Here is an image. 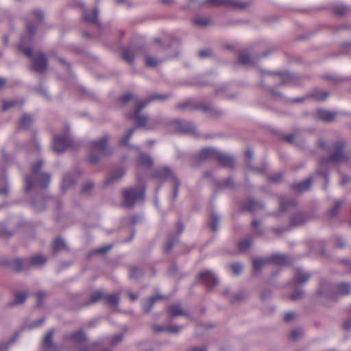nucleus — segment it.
<instances>
[{
  "mask_svg": "<svg viewBox=\"0 0 351 351\" xmlns=\"http://www.w3.org/2000/svg\"><path fill=\"white\" fill-rule=\"evenodd\" d=\"M346 143L343 141H339L332 144L329 149L330 155L324 157L320 160L319 166L317 169V173L319 174H324L326 184L329 182L328 173H324L322 168L328 162H333L336 165H339L343 162L348 161L349 157L345 153V147Z\"/></svg>",
  "mask_w": 351,
  "mask_h": 351,
  "instance_id": "f257e3e1",
  "label": "nucleus"
},
{
  "mask_svg": "<svg viewBox=\"0 0 351 351\" xmlns=\"http://www.w3.org/2000/svg\"><path fill=\"white\" fill-rule=\"evenodd\" d=\"M145 196V187L143 184L124 189L122 192L123 206L127 208H132L138 202H143Z\"/></svg>",
  "mask_w": 351,
  "mask_h": 351,
  "instance_id": "f03ea898",
  "label": "nucleus"
},
{
  "mask_svg": "<svg viewBox=\"0 0 351 351\" xmlns=\"http://www.w3.org/2000/svg\"><path fill=\"white\" fill-rule=\"evenodd\" d=\"M261 75L264 77L266 75L271 77V80L278 84V86L297 84L300 82V77L289 72H270L260 71Z\"/></svg>",
  "mask_w": 351,
  "mask_h": 351,
  "instance_id": "7ed1b4c3",
  "label": "nucleus"
},
{
  "mask_svg": "<svg viewBox=\"0 0 351 351\" xmlns=\"http://www.w3.org/2000/svg\"><path fill=\"white\" fill-rule=\"evenodd\" d=\"M80 147V144L79 143L73 142L68 134L55 136L53 137L52 148L56 153H62L68 147H71L75 149Z\"/></svg>",
  "mask_w": 351,
  "mask_h": 351,
  "instance_id": "20e7f679",
  "label": "nucleus"
},
{
  "mask_svg": "<svg viewBox=\"0 0 351 351\" xmlns=\"http://www.w3.org/2000/svg\"><path fill=\"white\" fill-rule=\"evenodd\" d=\"M29 69L32 71L40 75L45 73L48 69V60L43 51H38L34 52V56L31 60Z\"/></svg>",
  "mask_w": 351,
  "mask_h": 351,
  "instance_id": "39448f33",
  "label": "nucleus"
},
{
  "mask_svg": "<svg viewBox=\"0 0 351 351\" xmlns=\"http://www.w3.org/2000/svg\"><path fill=\"white\" fill-rule=\"evenodd\" d=\"M204 4H214L216 6H225L237 10H244L250 6V3L239 0H206Z\"/></svg>",
  "mask_w": 351,
  "mask_h": 351,
  "instance_id": "423d86ee",
  "label": "nucleus"
},
{
  "mask_svg": "<svg viewBox=\"0 0 351 351\" xmlns=\"http://www.w3.org/2000/svg\"><path fill=\"white\" fill-rule=\"evenodd\" d=\"M195 282L204 284L208 289H212L218 284L219 280L211 270H204L197 275Z\"/></svg>",
  "mask_w": 351,
  "mask_h": 351,
  "instance_id": "0eeeda50",
  "label": "nucleus"
},
{
  "mask_svg": "<svg viewBox=\"0 0 351 351\" xmlns=\"http://www.w3.org/2000/svg\"><path fill=\"white\" fill-rule=\"evenodd\" d=\"M219 153L215 147H206L200 149L198 154L192 157L195 162H205L208 160L216 159Z\"/></svg>",
  "mask_w": 351,
  "mask_h": 351,
  "instance_id": "6e6552de",
  "label": "nucleus"
},
{
  "mask_svg": "<svg viewBox=\"0 0 351 351\" xmlns=\"http://www.w3.org/2000/svg\"><path fill=\"white\" fill-rule=\"evenodd\" d=\"M110 139L108 135L104 136L101 139L91 142V147L93 150L98 151L102 156H108L112 154V149L108 147L107 143Z\"/></svg>",
  "mask_w": 351,
  "mask_h": 351,
  "instance_id": "1a4fd4ad",
  "label": "nucleus"
},
{
  "mask_svg": "<svg viewBox=\"0 0 351 351\" xmlns=\"http://www.w3.org/2000/svg\"><path fill=\"white\" fill-rule=\"evenodd\" d=\"M43 165V162L42 160H38L36 163L32 165L31 167V173L32 176H27L25 178V191L26 193L29 192L33 188V176H35L39 173H43L41 171L42 167Z\"/></svg>",
  "mask_w": 351,
  "mask_h": 351,
  "instance_id": "9d476101",
  "label": "nucleus"
},
{
  "mask_svg": "<svg viewBox=\"0 0 351 351\" xmlns=\"http://www.w3.org/2000/svg\"><path fill=\"white\" fill-rule=\"evenodd\" d=\"M168 98L167 95L153 93L149 95L145 100L135 99V110H143L149 103L156 99L165 100Z\"/></svg>",
  "mask_w": 351,
  "mask_h": 351,
  "instance_id": "9b49d317",
  "label": "nucleus"
},
{
  "mask_svg": "<svg viewBox=\"0 0 351 351\" xmlns=\"http://www.w3.org/2000/svg\"><path fill=\"white\" fill-rule=\"evenodd\" d=\"M173 177H177V176L168 167L158 168L154 171L153 173V178H158L162 181L169 180L171 182H172L174 178Z\"/></svg>",
  "mask_w": 351,
  "mask_h": 351,
  "instance_id": "f8f14e48",
  "label": "nucleus"
},
{
  "mask_svg": "<svg viewBox=\"0 0 351 351\" xmlns=\"http://www.w3.org/2000/svg\"><path fill=\"white\" fill-rule=\"evenodd\" d=\"M311 277V274L306 271L302 268H295L293 276V281L295 284L297 285H304L306 283L308 280Z\"/></svg>",
  "mask_w": 351,
  "mask_h": 351,
  "instance_id": "ddd939ff",
  "label": "nucleus"
},
{
  "mask_svg": "<svg viewBox=\"0 0 351 351\" xmlns=\"http://www.w3.org/2000/svg\"><path fill=\"white\" fill-rule=\"evenodd\" d=\"M53 333L54 330L51 329L45 335L42 342V346L44 351H60L58 346L53 341Z\"/></svg>",
  "mask_w": 351,
  "mask_h": 351,
  "instance_id": "4468645a",
  "label": "nucleus"
},
{
  "mask_svg": "<svg viewBox=\"0 0 351 351\" xmlns=\"http://www.w3.org/2000/svg\"><path fill=\"white\" fill-rule=\"evenodd\" d=\"M217 160L219 164L223 167L230 169H233L234 167L235 159L232 155L222 153L219 151Z\"/></svg>",
  "mask_w": 351,
  "mask_h": 351,
  "instance_id": "2eb2a0df",
  "label": "nucleus"
},
{
  "mask_svg": "<svg viewBox=\"0 0 351 351\" xmlns=\"http://www.w3.org/2000/svg\"><path fill=\"white\" fill-rule=\"evenodd\" d=\"M9 192L8 178L2 173L0 175V208L5 204V198Z\"/></svg>",
  "mask_w": 351,
  "mask_h": 351,
  "instance_id": "dca6fc26",
  "label": "nucleus"
},
{
  "mask_svg": "<svg viewBox=\"0 0 351 351\" xmlns=\"http://www.w3.org/2000/svg\"><path fill=\"white\" fill-rule=\"evenodd\" d=\"M167 311L173 317L178 316L190 317L189 312L180 303H175L168 306Z\"/></svg>",
  "mask_w": 351,
  "mask_h": 351,
  "instance_id": "f3484780",
  "label": "nucleus"
},
{
  "mask_svg": "<svg viewBox=\"0 0 351 351\" xmlns=\"http://www.w3.org/2000/svg\"><path fill=\"white\" fill-rule=\"evenodd\" d=\"M29 269L32 267H39L45 265L47 257L43 254H38L27 258Z\"/></svg>",
  "mask_w": 351,
  "mask_h": 351,
  "instance_id": "a211bd4d",
  "label": "nucleus"
},
{
  "mask_svg": "<svg viewBox=\"0 0 351 351\" xmlns=\"http://www.w3.org/2000/svg\"><path fill=\"white\" fill-rule=\"evenodd\" d=\"M297 204V202L295 199L282 197L279 199V209L273 215L279 217L281 213L286 212L291 207H296Z\"/></svg>",
  "mask_w": 351,
  "mask_h": 351,
  "instance_id": "6ab92c4d",
  "label": "nucleus"
},
{
  "mask_svg": "<svg viewBox=\"0 0 351 351\" xmlns=\"http://www.w3.org/2000/svg\"><path fill=\"white\" fill-rule=\"evenodd\" d=\"M313 116L317 121L329 123L335 120L337 113L335 111H315Z\"/></svg>",
  "mask_w": 351,
  "mask_h": 351,
  "instance_id": "aec40b11",
  "label": "nucleus"
},
{
  "mask_svg": "<svg viewBox=\"0 0 351 351\" xmlns=\"http://www.w3.org/2000/svg\"><path fill=\"white\" fill-rule=\"evenodd\" d=\"M307 220L306 215L302 212H295L289 217V228H293L303 225Z\"/></svg>",
  "mask_w": 351,
  "mask_h": 351,
  "instance_id": "412c9836",
  "label": "nucleus"
},
{
  "mask_svg": "<svg viewBox=\"0 0 351 351\" xmlns=\"http://www.w3.org/2000/svg\"><path fill=\"white\" fill-rule=\"evenodd\" d=\"M143 49V47H134L133 48L125 47L121 49V57L123 60L132 64L134 63L135 53Z\"/></svg>",
  "mask_w": 351,
  "mask_h": 351,
  "instance_id": "4be33fe9",
  "label": "nucleus"
},
{
  "mask_svg": "<svg viewBox=\"0 0 351 351\" xmlns=\"http://www.w3.org/2000/svg\"><path fill=\"white\" fill-rule=\"evenodd\" d=\"M1 104L3 110H9L10 108H21L25 103L23 99H1Z\"/></svg>",
  "mask_w": 351,
  "mask_h": 351,
  "instance_id": "5701e85b",
  "label": "nucleus"
},
{
  "mask_svg": "<svg viewBox=\"0 0 351 351\" xmlns=\"http://www.w3.org/2000/svg\"><path fill=\"white\" fill-rule=\"evenodd\" d=\"M10 267L16 272H21L29 269L27 258H16L13 259L10 263Z\"/></svg>",
  "mask_w": 351,
  "mask_h": 351,
  "instance_id": "b1692460",
  "label": "nucleus"
},
{
  "mask_svg": "<svg viewBox=\"0 0 351 351\" xmlns=\"http://www.w3.org/2000/svg\"><path fill=\"white\" fill-rule=\"evenodd\" d=\"M330 95L328 91L326 90H321L317 88L313 89L310 93H307V97L309 99H312L314 101H322L328 98Z\"/></svg>",
  "mask_w": 351,
  "mask_h": 351,
  "instance_id": "393cba45",
  "label": "nucleus"
},
{
  "mask_svg": "<svg viewBox=\"0 0 351 351\" xmlns=\"http://www.w3.org/2000/svg\"><path fill=\"white\" fill-rule=\"evenodd\" d=\"M270 263H274L278 265H289L291 261L289 257L284 254H274L269 257Z\"/></svg>",
  "mask_w": 351,
  "mask_h": 351,
  "instance_id": "a878e982",
  "label": "nucleus"
},
{
  "mask_svg": "<svg viewBox=\"0 0 351 351\" xmlns=\"http://www.w3.org/2000/svg\"><path fill=\"white\" fill-rule=\"evenodd\" d=\"M130 117L134 119L136 123V129L138 127L145 126L147 122V117L142 113V111H132Z\"/></svg>",
  "mask_w": 351,
  "mask_h": 351,
  "instance_id": "bb28decb",
  "label": "nucleus"
},
{
  "mask_svg": "<svg viewBox=\"0 0 351 351\" xmlns=\"http://www.w3.org/2000/svg\"><path fill=\"white\" fill-rule=\"evenodd\" d=\"M125 175V170L123 168H117L113 170L106 179L108 184H113L118 182Z\"/></svg>",
  "mask_w": 351,
  "mask_h": 351,
  "instance_id": "cd10ccee",
  "label": "nucleus"
},
{
  "mask_svg": "<svg viewBox=\"0 0 351 351\" xmlns=\"http://www.w3.org/2000/svg\"><path fill=\"white\" fill-rule=\"evenodd\" d=\"M174 127L179 132H193L195 127L193 124L182 120H176L173 121Z\"/></svg>",
  "mask_w": 351,
  "mask_h": 351,
  "instance_id": "c85d7f7f",
  "label": "nucleus"
},
{
  "mask_svg": "<svg viewBox=\"0 0 351 351\" xmlns=\"http://www.w3.org/2000/svg\"><path fill=\"white\" fill-rule=\"evenodd\" d=\"M264 205L258 202H256L254 199H247L242 205V209L248 211H255L258 209L263 208Z\"/></svg>",
  "mask_w": 351,
  "mask_h": 351,
  "instance_id": "c756f323",
  "label": "nucleus"
},
{
  "mask_svg": "<svg viewBox=\"0 0 351 351\" xmlns=\"http://www.w3.org/2000/svg\"><path fill=\"white\" fill-rule=\"evenodd\" d=\"M312 184V178H308L303 182L292 184L291 188L298 193H302L304 191L309 190Z\"/></svg>",
  "mask_w": 351,
  "mask_h": 351,
  "instance_id": "7c9ffc66",
  "label": "nucleus"
},
{
  "mask_svg": "<svg viewBox=\"0 0 351 351\" xmlns=\"http://www.w3.org/2000/svg\"><path fill=\"white\" fill-rule=\"evenodd\" d=\"M217 186L219 189L234 190L237 188V184L234 180V178L231 176L219 180L217 182Z\"/></svg>",
  "mask_w": 351,
  "mask_h": 351,
  "instance_id": "2f4dec72",
  "label": "nucleus"
},
{
  "mask_svg": "<svg viewBox=\"0 0 351 351\" xmlns=\"http://www.w3.org/2000/svg\"><path fill=\"white\" fill-rule=\"evenodd\" d=\"M36 180L38 184L43 188H47L51 181V174L48 173H41L33 176V180Z\"/></svg>",
  "mask_w": 351,
  "mask_h": 351,
  "instance_id": "473e14b6",
  "label": "nucleus"
},
{
  "mask_svg": "<svg viewBox=\"0 0 351 351\" xmlns=\"http://www.w3.org/2000/svg\"><path fill=\"white\" fill-rule=\"evenodd\" d=\"M136 162L138 165L145 167H151L153 165L154 161L149 154L139 152L138 156L136 158Z\"/></svg>",
  "mask_w": 351,
  "mask_h": 351,
  "instance_id": "72a5a7b5",
  "label": "nucleus"
},
{
  "mask_svg": "<svg viewBox=\"0 0 351 351\" xmlns=\"http://www.w3.org/2000/svg\"><path fill=\"white\" fill-rule=\"evenodd\" d=\"M68 337L71 340L77 343H81L88 340L86 333L82 329L71 332Z\"/></svg>",
  "mask_w": 351,
  "mask_h": 351,
  "instance_id": "f704fd0d",
  "label": "nucleus"
},
{
  "mask_svg": "<svg viewBox=\"0 0 351 351\" xmlns=\"http://www.w3.org/2000/svg\"><path fill=\"white\" fill-rule=\"evenodd\" d=\"M51 248L53 252L55 254L68 250L66 243L60 237L56 238L53 240L51 245Z\"/></svg>",
  "mask_w": 351,
  "mask_h": 351,
  "instance_id": "c9c22d12",
  "label": "nucleus"
},
{
  "mask_svg": "<svg viewBox=\"0 0 351 351\" xmlns=\"http://www.w3.org/2000/svg\"><path fill=\"white\" fill-rule=\"evenodd\" d=\"M179 242V238L178 234H169L167 237V241L165 245V252L169 253L175 244Z\"/></svg>",
  "mask_w": 351,
  "mask_h": 351,
  "instance_id": "e433bc0d",
  "label": "nucleus"
},
{
  "mask_svg": "<svg viewBox=\"0 0 351 351\" xmlns=\"http://www.w3.org/2000/svg\"><path fill=\"white\" fill-rule=\"evenodd\" d=\"M135 130H136V127H134V128L128 129L125 132V134L123 135V136L121 138V139L120 141V143L122 145L128 147L129 148H134L136 149H138L137 147H136L129 143V140L131 138V136L133 135Z\"/></svg>",
  "mask_w": 351,
  "mask_h": 351,
  "instance_id": "4c0bfd02",
  "label": "nucleus"
},
{
  "mask_svg": "<svg viewBox=\"0 0 351 351\" xmlns=\"http://www.w3.org/2000/svg\"><path fill=\"white\" fill-rule=\"evenodd\" d=\"M98 15L99 10L97 8H95L90 13L84 12L83 18L88 23L99 25V22L98 21Z\"/></svg>",
  "mask_w": 351,
  "mask_h": 351,
  "instance_id": "58836bf2",
  "label": "nucleus"
},
{
  "mask_svg": "<svg viewBox=\"0 0 351 351\" xmlns=\"http://www.w3.org/2000/svg\"><path fill=\"white\" fill-rule=\"evenodd\" d=\"M129 271V277L131 279L138 280L144 276L143 269L137 266H130Z\"/></svg>",
  "mask_w": 351,
  "mask_h": 351,
  "instance_id": "ea45409f",
  "label": "nucleus"
},
{
  "mask_svg": "<svg viewBox=\"0 0 351 351\" xmlns=\"http://www.w3.org/2000/svg\"><path fill=\"white\" fill-rule=\"evenodd\" d=\"M105 303L110 306L117 307L119 303V294L104 295Z\"/></svg>",
  "mask_w": 351,
  "mask_h": 351,
  "instance_id": "a19ab883",
  "label": "nucleus"
},
{
  "mask_svg": "<svg viewBox=\"0 0 351 351\" xmlns=\"http://www.w3.org/2000/svg\"><path fill=\"white\" fill-rule=\"evenodd\" d=\"M254 269L260 271L264 266L270 263L269 258H254L252 261Z\"/></svg>",
  "mask_w": 351,
  "mask_h": 351,
  "instance_id": "79ce46f5",
  "label": "nucleus"
},
{
  "mask_svg": "<svg viewBox=\"0 0 351 351\" xmlns=\"http://www.w3.org/2000/svg\"><path fill=\"white\" fill-rule=\"evenodd\" d=\"M238 60L242 65H252L254 63L250 55L245 51H241L239 53Z\"/></svg>",
  "mask_w": 351,
  "mask_h": 351,
  "instance_id": "37998d69",
  "label": "nucleus"
},
{
  "mask_svg": "<svg viewBox=\"0 0 351 351\" xmlns=\"http://www.w3.org/2000/svg\"><path fill=\"white\" fill-rule=\"evenodd\" d=\"M75 183V180L73 176L70 173H65L62 184V190L64 192L66 189H68L70 186H71Z\"/></svg>",
  "mask_w": 351,
  "mask_h": 351,
  "instance_id": "c03bdc74",
  "label": "nucleus"
},
{
  "mask_svg": "<svg viewBox=\"0 0 351 351\" xmlns=\"http://www.w3.org/2000/svg\"><path fill=\"white\" fill-rule=\"evenodd\" d=\"M248 295L244 291H240L235 293L230 299V302L232 304H236L240 303L247 298Z\"/></svg>",
  "mask_w": 351,
  "mask_h": 351,
  "instance_id": "a18cd8bd",
  "label": "nucleus"
},
{
  "mask_svg": "<svg viewBox=\"0 0 351 351\" xmlns=\"http://www.w3.org/2000/svg\"><path fill=\"white\" fill-rule=\"evenodd\" d=\"M305 295V292L300 288H295L294 291L288 295V299L291 301L301 300Z\"/></svg>",
  "mask_w": 351,
  "mask_h": 351,
  "instance_id": "49530a36",
  "label": "nucleus"
},
{
  "mask_svg": "<svg viewBox=\"0 0 351 351\" xmlns=\"http://www.w3.org/2000/svg\"><path fill=\"white\" fill-rule=\"evenodd\" d=\"M348 12V8L343 5H335L333 7V13L336 16L343 17Z\"/></svg>",
  "mask_w": 351,
  "mask_h": 351,
  "instance_id": "de8ad7c7",
  "label": "nucleus"
},
{
  "mask_svg": "<svg viewBox=\"0 0 351 351\" xmlns=\"http://www.w3.org/2000/svg\"><path fill=\"white\" fill-rule=\"evenodd\" d=\"M34 122L33 117L29 114H24L21 119V127L27 129Z\"/></svg>",
  "mask_w": 351,
  "mask_h": 351,
  "instance_id": "09e8293b",
  "label": "nucleus"
},
{
  "mask_svg": "<svg viewBox=\"0 0 351 351\" xmlns=\"http://www.w3.org/2000/svg\"><path fill=\"white\" fill-rule=\"evenodd\" d=\"M339 293L341 295H348L351 293V284L341 282L337 285Z\"/></svg>",
  "mask_w": 351,
  "mask_h": 351,
  "instance_id": "8fccbe9b",
  "label": "nucleus"
},
{
  "mask_svg": "<svg viewBox=\"0 0 351 351\" xmlns=\"http://www.w3.org/2000/svg\"><path fill=\"white\" fill-rule=\"evenodd\" d=\"M291 228L289 226H281V227H273L270 229V232L277 237H282L286 232L289 231Z\"/></svg>",
  "mask_w": 351,
  "mask_h": 351,
  "instance_id": "3c124183",
  "label": "nucleus"
},
{
  "mask_svg": "<svg viewBox=\"0 0 351 351\" xmlns=\"http://www.w3.org/2000/svg\"><path fill=\"white\" fill-rule=\"evenodd\" d=\"M104 298V294L101 291H97L94 293H93L90 295V299L86 302L84 305H90L91 304L95 303L98 302L99 300Z\"/></svg>",
  "mask_w": 351,
  "mask_h": 351,
  "instance_id": "603ef678",
  "label": "nucleus"
},
{
  "mask_svg": "<svg viewBox=\"0 0 351 351\" xmlns=\"http://www.w3.org/2000/svg\"><path fill=\"white\" fill-rule=\"evenodd\" d=\"M155 301L152 298L145 299L143 304V309L145 313H149L155 304Z\"/></svg>",
  "mask_w": 351,
  "mask_h": 351,
  "instance_id": "864d4df0",
  "label": "nucleus"
},
{
  "mask_svg": "<svg viewBox=\"0 0 351 351\" xmlns=\"http://www.w3.org/2000/svg\"><path fill=\"white\" fill-rule=\"evenodd\" d=\"M193 22L197 26H206L210 24V19L208 17L197 16L193 19Z\"/></svg>",
  "mask_w": 351,
  "mask_h": 351,
  "instance_id": "5fc2aeb1",
  "label": "nucleus"
},
{
  "mask_svg": "<svg viewBox=\"0 0 351 351\" xmlns=\"http://www.w3.org/2000/svg\"><path fill=\"white\" fill-rule=\"evenodd\" d=\"M343 203L344 202L343 200L336 201L332 208L328 211V215L332 217L336 216L343 206Z\"/></svg>",
  "mask_w": 351,
  "mask_h": 351,
  "instance_id": "6e6d98bb",
  "label": "nucleus"
},
{
  "mask_svg": "<svg viewBox=\"0 0 351 351\" xmlns=\"http://www.w3.org/2000/svg\"><path fill=\"white\" fill-rule=\"evenodd\" d=\"M36 32V27H35V25L30 22L27 23L26 33H27V38L28 40H31L34 37Z\"/></svg>",
  "mask_w": 351,
  "mask_h": 351,
  "instance_id": "4d7b16f0",
  "label": "nucleus"
},
{
  "mask_svg": "<svg viewBox=\"0 0 351 351\" xmlns=\"http://www.w3.org/2000/svg\"><path fill=\"white\" fill-rule=\"evenodd\" d=\"M135 99H138V98L135 97L133 93L128 92V93H125L123 95L120 96L119 98V101L122 104H127L130 100L133 99L134 102L135 103Z\"/></svg>",
  "mask_w": 351,
  "mask_h": 351,
  "instance_id": "13d9d810",
  "label": "nucleus"
},
{
  "mask_svg": "<svg viewBox=\"0 0 351 351\" xmlns=\"http://www.w3.org/2000/svg\"><path fill=\"white\" fill-rule=\"evenodd\" d=\"M27 294L25 292L17 293L14 299L13 304L12 305L19 304L23 303L27 298Z\"/></svg>",
  "mask_w": 351,
  "mask_h": 351,
  "instance_id": "bf43d9fd",
  "label": "nucleus"
},
{
  "mask_svg": "<svg viewBox=\"0 0 351 351\" xmlns=\"http://www.w3.org/2000/svg\"><path fill=\"white\" fill-rule=\"evenodd\" d=\"M50 56L54 57L60 64H61L63 66H64L66 69V70L69 72H71V66L68 62H66L64 59L62 58L58 57L54 52H50Z\"/></svg>",
  "mask_w": 351,
  "mask_h": 351,
  "instance_id": "052dcab7",
  "label": "nucleus"
},
{
  "mask_svg": "<svg viewBox=\"0 0 351 351\" xmlns=\"http://www.w3.org/2000/svg\"><path fill=\"white\" fill-rule=\"evenodd\" d=\"M326 79H327L329 81H331L333 84H339L344 82L350 80V78L349 77H337L332 75H327L326 77Z\"/></svg>",
  "mask_w": 351,
  "mask_h": 351,
  "instance_id": "680f3d73",
  "label": "nucleus"
},
{
  "mask_svg": "<svg viewBox=\"0 0 351 351\" xmlns=\"http://www.w3.org/2000/svg\"><path fill=\"white\" fill-rule=\"evenodd\" d=\"M113 247L112 244H109L103 247H101L98 249L93 250L91 252V254H104L110 251Z\"/></svg>",
  "mask_w": 351,
  "mask_h": 351,
  "instance_id": "e2e57ef3",
  "label": "nucleus"
},
{
  "mask_svg": "<svg viewBox=\"0 0 351 351\" xmlns=\"http://www.w3.org/2000/svg\"><path fill=\"white\" fill-rule=\"evenodd\" d=\"M252 245V241L250 239H246L240 241L238 243V248L240 251L243 252L250 247Z\"/></svg>",
  "mask_w": 351,
  "mask_h": 351,
  "instance_id": "0e129e2a",
  "label": "nucleus"
},
{
  "mask_svg": "<svg viewBox=\"0 0 351 351\" xmlns=\"http://www.w3.org/2000/svg\"><path fill=\"white\" fill-rule=\"evenodd\" d=\"M219 221V217L217 215L213 214L211 217V229L213 232H215L217 231Z\"/></svg>",
  "mask_w": 351,
  "mask_h": 351,
  "instance_id": "69168bd1",
  "label": "nucleus"
},
{
  "mask_svg": "<svg viewBox=\"0 0 351 351\" xmlns=\"http://www.w3.org/2000/svg\"><path fill=\"white\" fill-rule=\"evenodd\" d=\"M145 64L148 67H156L158 64V60L154 57L146 56L145 58Z\"/></svg>",
  "mask_w": 351,
  "mask_h": 351,
  "instance_id": "338daca9",
  "label": "nucleus"
},
{
  "mask_svg": "<svg viewBox=\"0 0 351 351\" xmlns=\"http://www.w3.org/2000/svg\"><path fill=\"white\" fill-rule=\"evenodd\" d=\"M94 183L91 181L86 182L82 187V193L84 195H87L94 188Z\"/></svg>",
  "mask_w": 351,
  "mask_h": 351,
  "instance_id": "774afa93",
  "label": "nucleus"
}]
</instances>
